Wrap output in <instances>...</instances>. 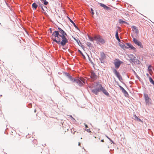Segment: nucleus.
Returning <instances> with one entry per match:
<instances>
[{
    "mask_svg": "<svg viewBox=\"0 0 154 154\" xmlns=\"http://www.w3.org/2000/svg\"><path fill=\"white\" fill-rule=\"evenodd\" d=\"M36 111V109H35L34 110L35 112Z\"/></svg>",
    "mask_w": 154,
    "mask_h": 154,
    "instance_id": "53",
    "label": "nucleus"
},
{
    "mask_svg": "<svg viewBox=\"0 0 154 154\" xmlns=\"http://www.w3.org/2000/svg\"><path fill=\"white\" fill-rule=\"evenodd\" d=\"M118 29H121V28L120 27H119V26H118Z\"/></svg>",
    "mask_w": 154,
    "mask_h": 154,
    "instance_id": "47",
    "label": "nucleus"
},
{
    "mask_svg": "<svg viewBox=\"0 0 154 154\" xmlns=\"http://www.w3.org/2000/svg\"><path fill=\"white\" fill-rule=\"evenodd\" d=\"M131 56L132 57H130V60L132 62H134V61H135V60L134 58H136V57L135 56H133V55H132Z\"/></svg>",
    "mask_w": 154,
    "mask_h": 154,
    "instance_id": "23",
    "label": "nucleus"
},
{
    "mask_svg": "<svg viewBox=\"0 0 154 154\" xmlns=\"http://www.w3.org/2000/svg\"><path fill=\"white\" fill-rule=\"evenodd\" d=\"M38 8H41L42 9V10L43 11H45L44 8H43V6L44 5L42 4L41 3L39 2L38 3Z\"/></svg>",
    "mask_w": 154,
    "mask_h": 154,
    "instance_id": "16",
    "label": "nucleus"
},
{
    "mask_svg": "<svg viewBox=\"0 0 154 154\" xmlns=\"http://www.w3.org/2000/svg\"><path fill=\"white\" fill-rule=\"evenodd\" d=\"M150 75H152V74L151 73H150Z\"/></svg>",
    "mask_w": 154,
    "mask_h": 154,
    "instance_id": "55",
    "label": "nucleus"
},
{
    "mask_svg": "<svg viewBox=\"0 0 154 154\" xmlns=\"http://www.w3.org/2000/svg\"><path fill=\"white\" fill-rule=\"evenodd\" d=\"M91 14L92 15H94V10L93 9V8H91Z\"/></svg>",
    "mask_w": 154,
    "mask_h": 154,
    "instance_id": "30",
    "label": "nucleus"
},
{
    "mask_svg": "<svg viewBox=\"0 0 154 154\" xmlns=\"http://www.w3.org/2000/svg\"><path fill=\"white\" fill-rule=\"evenodd\" d=\"M91 75L90 77L94 80H95L97 79V75L94 71H91Z\"/></svg>",
    "mask_w": 154,
    "mask_h": 154,
    "instance_id": "10",
    "label": "nucleus"
},
{
    "mask_svg": "<svg viewBox=\"0 0 154 154\" xmlns=\"http://www.w3.org/2000/svg\"><path fill=\"white\" fill-rule=\"evenodd\" d=\"M42 3H43L44 4L43 5H47L48 4V2H47L46 0H45L43 2H42Z\"/></svg>",
    "mask_w": 154,
    "mask_h": 154,
    "instance_id": "27",
    "label": "nucleus"
},
{
    "mask_svg": "<svg viewBox=\"0 0 154 154\" xmlns=\"http://www.w3.org/2000/svg\"><path fill=\"white\" fill-rule=\"evenodd\" d=\"M143 97L146 104L149 105L151 103L150 102V100H151V99L149 97L148 94L145 93H143Z\"/></svg>",
    "mask_w": 154,
    "mask_h": 154,
    "instance_id": "5",
    "label": "nucleus"
},
{
    "mask_svg": "<svg viewBox=\"0 0 154 154\" xmlns=\"http://www.w3.org/2000/svg\"><path fill=\"white\" fill-rule=\"evenodd\" d=\"M134 119L135 120H137L139 122H142L141 120L136 116L135 115L134 116Z\"/></svg>",
    "mask_w": 154,
    "mask_h": 154,
    "instance_id": "22",
    "label": "nucleus"
},
{
    "mask_svg": "<svg viewBox=\"0 0 154 154\" xmlns=\"http://www.w3.org/2000/svg\"><path fill=\"white\" fill-rule=\"evenodd\" d=\"M52 35L55 38H52L53 41L62 46L68 42V40L66 36H67V34L60 27H58V30L54 32Z\"/></svg>",
    "mask_w": 154,
    "mask_h": 154,
    "instance_id": "1",
    "label": "nucleus"
},
{
    "mask_svg": "<svg viewBox=\"0 0 154 154\" xmlns=\"http://www.w3.org/2000/svg\"><path fill=\"white\" fill-rule=\"evenodd\" d=\"M146 76H147L148 77V78H149V77H150V76H149V74H148V73H147L146 74Z\"/></svg>",
    "mask_w": 154,
    "mask_h": 154,
    "instance_id": "44",
    "label": "nucleus"
},
{
    "mask_svg": "<svg viewBox=\"0 0 154 154\" xmlns=\"http://www.w3.org/2000/svg\"><path fill=\"white\" fill-rule=\"evenodd\" d=\"M5 3H6V4L7 5H8V3L6 2V1H5Z\"/></svg>",
    "mask_w": 154,
    "mask_h": 154,
    "instance_id": "49",
    "label": "nucleus"
},
{
    "mask_svg": "<svg viewBox=\"0 0 154 154\" xmlns=\"http://www.w3.org/2000/svg\"><path fill=\"white\" fill-rule=\"evenodd\" d=\"M126 44L128 46L127 47V48H126V49L129 48L130 50H133L136 51V48L135 47H134L132 45L128 43H126Z\"/></svg>",
    "mask_w": 154,
    "mask_h": 154,
    "instance_id": "9",
    "label": "nucleus"
},
{
    "mask_svg": "<svg viewBox=\"0 0 154 154\" xmlns=\"http://www.w3.org/2000/svg\"><path fill=\"white\" fill-rule=\"evenodd\" d=\"M118 85L122 90V92L124 94L125 96L126 97L129 95L127 92L124 89V88L119 84H118Z\"/></svg>",
    "mask_w": 154,
    "mask_h": 154,
    "instance_id": "11",
    "label": "nucleus"
},
{
    "mask_svg": "<svg viewBox=\"0 0 154 154\" xmlns=\"http://www.w3.org/2000/svg\"><path fill=\"white\" fill-rule=\"evenodd\" d=\"M99 60H100V62L101 63H104V59L99 58Z\"/></svg>",
    "mask_w": 154,
    "mask_h": 154,
    "instance_id": "33",
    "label": "nucleus"
},
{
    "mask_svg": "<svg viewBox=\"0 0 154 154\" xmlns=\"http://www.w3.org/2000/svg\"><path fill=\"white\" fill-rule=\"evenodd\" d=\"M123 63V62L120 61L119 59H118L117 61L115 62L114 63L115 66V68L116 69H118L119 67L121 64Z\"/></svg>",
    "mask_w": 154,
    "mask_h": 154,
    "instance_id": "8",
    "label": "nucleus"
},
{
    "mask_svg": "<svg viewBox=\"0 0 154 154\" xmlns=\"http://www.w3.org/2000/svg\"><path fill=\"white\" fill-rule=\"evenodd\" d=\"M100 57L99 58L104 59L106 57L105 54L103 52L100 53Z\"/></svg>",
    "mask_w": 154,
    "mask_h": 154,
    "instance_id": "18",
    "label": "nucleus"
},
{
    "mask_svg": "<svg viewBox=\"0 0 154 154\" xmlns=\"http://www.w3.org/2000/svg\"><path fill=\"white\" fill-rule=\"evenodd\" d=\"M135 60H135V61L137 64H139L140 62L139 60L137 59H135Z\"/></svg>",
    "mask_w": 154,
    "mask_h": 154,
    "instance_id": "36",
    "label": "nucleus"
},
{
    "mask_svg": "<svg viewBox=\"0 0 154 154\" xmlns=\"http://www.w3.org/2000/svg\"><path fill=\"white\" fill-rule=\"evenodd\" d=\"M119 23L121 24H123L124 23L128 24V23L124 21H123L121 19H119Z\"/></svg>",
    "mask_w": 154,
    "mask_h": 154,
    "instance_id": "19",
    "label": "nucleus"
},
{
    "mask_svg": "<svg viewBox=\"0 0 154 154\" xmlns=\"http://www.w3.org/2000/svg\"><path fill=\"white\" fill-rule=\"evenodd\" d=\"M152 66L151 65H149V66L148 68V70L149 71H152V70L151 69L152 68Z\"/></svg>",
    "mask_w": 154,
    "mask_h": 154,
    "instance_id": "29",
    "label": "nucleus"
},
{
    "mask_svg": "<svg viewBox=\"0 0 154 154\" xmlns=\"http://www.w3.org/2000/svg\"><path fill=\"white\" fill-rule=\"evenodd\" d=\"M118 36H119V34H118V30H117L116 32L115 37H117Z\"/></svg>",
    "mask_w": 154,
    "mask_h": 154,
    "instance_id": "31",
    "label": "nucleus"
},
{
    "mask_svg": "<svg viewBox=\"0 0 154 154\" xmlns=\"http://www.w3.org/2000/svg\"><path fill=\"white\" fill-rule=\"evenodd\" d=\"M116 38L117 39V40L119 42H121V40L119 39V36L116 37Z\"/></svg>",
    "mask_w": 154,
    "mask_h": 154,
    "instance_id": "34",
    "label": "nucleus"
},
{
    "mask_svg": "<svg viewBox=\"0 0 154 154\" xmlns=\"http://www.w3.org/2000/svg\"><path fill=\"white\" fill-rule=\"evenodd\" d=\"M77 42L78 45L82 47V48H83V46L82 44V43L79 40L78 38H73Z\"/></svg>",
    "mask_w": 154,
    "mask_h": 154,
    "instance_id": "12",
    "label": "nucleus"
},
{
    "mask_svg": "<svg viewBox=\"0 0 154 154\" xmlns=\"http://www.w3.org/2000/svg\"><path fill=\"white\" fill-rule=\"evenodd\" d=\"M70 116V117H72V120H75V119H74L73 117H72V116L71 115V116Z\"/></svg>",
    "mask_w": 154,
    "mask_h": 154,
    "instance_id": "45",
    "label": "nucleus"
},
{
    "mask_svg": "<svg viewBox=\"0 0 154 154\" xmlns=\"http://www.w3.org/2000/svg\"><path fill=\"white\" fill-rule=\"evenodd\" d=\"M98 5L103 7L105 10L108 11H111L112 10V9L106 5H105L101 3H99Z\"/></svg>",
    "mask_w": 154,
    "mask_h": 154,
    "instance_id": "7",
    "label": "nucleus"
},
{
    "mask_svg": "<svg viewBox=\"0 0 154 154\" xmlns=\"http://www.w3.org/2000/svg\"><path fill=\"white\" fill-rule=\"evenodd\" d=\"M88 37L89 40L91 42H94V40H95L94 36V37H92L91 36L88 35Z\"/></svg>",
    "mask_w": 154,
    "mask_h": 154,
    "instance_id": "20",
    "label": "nucleus"
},
{
    "mask_svg": "<svg viewBox=\"0 0 154 154\" xmlns=\"http://www.w3.org/2000/svg\"><path fill=\"white\" fill-rule=\"evenodd\" d=\"M78 52L79 53H80L81 54L82 53V52L80 50H79V49H78Z\"/></svg>",
    "mask_w": 154,
    "mask_h": 154,
    "instance_id": "42",
    "label": "nucleus"
},
{
    "mask_svg": "<svg viewBox=\"0 0 154 154\" xmlns=\"http://www.w3.org/2000/svg\"><path fill=\"white\" fill-rule=\"evenodd\" d=\"M94 39L97 42V44L100 43L102 44H103L105 42L104 40L99 35L95 36Z\"/></svg>",
    "mask_w": 154,
    "mask_h": 154,
    "instance_id": "4",
    "label": "nucleus"
},
{
    "mask_svg": "<svg viewBox=\"0 0 154 154\" xmlns=\"http://www.w3.org/2000/svg\"><path fill=\"white\" fill-rule=\"evenodd\" d=\"M68 78L72 82H76L78 85L80 87H82L84 85L83 84L85 83V81L80 78H73L71 75Z\"/></svg>",
    "mask_w": 154,
    "mask_h": 154,
    "instance_id": "3",
    "label": "nucleus"
},
{
    "mask_svg": "<svg viewBox=\"0 0 154 154\" xmlns=\"http://www.w3.org/2000/svg\"><path fill=\"white\" fill-rule=\"evenodd\" d=\"M119 45L124 50L126 49V48H127V46H126L123 43L122 44L119 43Z\"/></svg>",
    "mask_w": 154,
    "mask_h": 154,
    "instance_id": "14",
    "label": "nucleus"
},
{
    "mask_svg": "<svg viewBox=\"0 0 154 154\" xmlns=\"http://www.w3.org/2000/svg\"><path fill=\"white\" fill-rule=\"evenodd\" d=\"M134 74L136 75V77L137 78L139 79V80L140 81L141 79L138 76V75H137V74L136 73V72L134 71Z\"/></svg>",
    "mask_w": 154,
    "mask_h": 154,
    "instance_id": "25",
    "label": "nucleus"
},
{
    "mask_svg": "<svg viewBox=\"0 0 154 154\" xmlns=\"http://www.w3.org/2000/svg\"><path fill=\"white\" fill-rule=\"evenodd\" d=\"M32 7L33 10L36 9L38 7V5L35 3H33L32 5Z\"/></svg>",
    "mask_w": 154,
    "mask_h": 154,
    "instance_id": "17",
    "label": "nucleus"
},
{
    "mask_svg": "<svg viewBox=\"0 0 154 154\" xmlns=\"http://www.w3.org/2000/svg\"><path fill=\"white\" fill-rule=\"evenodd\" d=\"M35 141H36V140H34L33 141H34V142Z\"/></svg>",
    "mask_w": 154,
    "mask_h": 154,
    "instance_id": "54",
    "label": "nucleus"
},
{
    "mask_svg": "<svg viewBox=\"0 0 154 154\" xmlns=\"http://www.w3.org/2000/svg\"><path fill=\"white\" fill-rule=\"evenodd\" d=\"M113 73L115 74V75H116L117 77H118V76L120 75L119 72H118L116 69L114 68L113 69Z\"/></svg>",
    "mask_w": 154,
    "mask_h": 154,
    "instance_id": "15",
    "label": "nucleus"
},
{
    "mask_svg": "<svg viewBox=\"0 0 154 154\" xmlns=\"http://www.w3.org/2000/svg\"><path fill=\"white\" fill-rule=\"evenodd\" d=\"M42 2H43V1H44L45 0H40Z\"/></svg>",
    "mask_w": 154,
    "mask_h": 154,
    "instance_id": "52",
    "label": "nucleus"
},
{
    "mask_svg": "<svg viewBox=\"0 0 154 154\" xmlns=\"http://www.w3.org/2000/svg\"><path fill=\"white\" fill-rule=\"evenodd\" d=\"M132 36L133 38V41L134 44L138 46L140 48H143V46L142 45L141 42L140 41L137 40L134 37H133V36Z\"/></svg>",
    "mask_w": 154,
    "mask_h": 154,
    "instance_id": "6",
    "label": "nucleus"
},
{
    "mask_svg": "<svg viewBox=\"0 0 154 154\" xmlns=\"http://www.w3.org/2000/svg\"><path fill=\"white\" fill-rule=\"evenodd\" d=\"M63 73L68 78V77H69V76L70 75L69 73H68V72H63Z\"/></svg>",
    "mask_w": 154,
    "mask_h": 154,
    "instance_id": "28",
    "label": "nucleus"
},
{
    "mask_svg": "<svg viewBox=\"0 0 154 154\" xmlns=\"http://www.w3.org/2000/svg\"><path fill=\"white\" fill-rule=\"evenodd\" d=\"M68 19L72 24L74 27L78 30H79L78 27L77 26L74 22L69 17H67Z\"/></svg>",
    "mask_w": 154,
    "mask_h": 154,
    "instance_id": "13",
    "label": "nucleus"
},
{
    "mask_svg": "<svg viewBox=\"0 0 154 154\" xmlns=\"http://www.w3.org/2000/svg\"><path fill=\"white\" fill-rule=\"evenodd\" d=\"M101 141L102 142H103L104 141V140H103V139L101 140Z\"/></svg>",
    "mask_w": 154,
    "mask_h": 154,
    "instance_id": "46",
    "label": "nucleus"
},
{
    "mask_svg": "<svg viewBox=\"0 0 154 154\" xmlns=\"http://www.w3.org/2000/svg\"><path fill=\"white\" fill-rule=\"evenodd\" d=\"M106 137H107V138L109 140L112 142L113 144H114L113 141L110 138H109L108 136H106Z\"/></svg>",
    "mask_w": 154,
    "mask_h": 154,
    "instance_id": "32",
    "label": "nucleus"
},
{
    "mask_svg": "<svg viewBox=\"0 0 154 154\" xmlns=\"http://www.w3.org/2000/svg\"><path fill=\"white\" fill-rule=\"evenodd\" d=\"M53 29H52L51 28H50L49 29V30L50 31V33H52V31Z\"/></svg>",
    "mask_w": 154,
    "mask_h": 154,
    "instance_id": "41",
    "label": "nucleus"
},
{
    "mask_svg": "<svg viewBox=\"0 0 154 154\" xmlns=\"http://www.w3.org/2000/svg\"><path fill=\"white\" fill-rule=\"evenodd\" d=\"M131 28H132V29H136V26H131Z\"/></svg>",
    "mask_w": 154,
    "mask_h": 154,
    "instance_id": "39",
    "label": "nucleus"
},
{
    "mask_svg": "<svg viewBox=\"0 0 154 154\" xmlns=\"http://www.w3.org/2000/svg\"><path fill=\"white\" fill-rule=\"evenodd\" d=\"M81 54L82 56V57H83V58L84 59H86V57H85V56L84 55V54H83V53H82Z\"/></svg>",
    "mask_w": 154,
    "mask_h": 154,
    "instance_id": "38",
    "label": "nucleus"
},
{
    "mask_svg": "<svg viewBox=\"0 0 154 154\" xmlns=\"http://www.w3.org/2000/svg\"><path fill=\"white\" fill-rule=\"evenodd\" d=\"M95 87V88L91 89V92L95 95H97L99 92L101 91L106 95L109 96V93L105 88H103L101 84L97 82L96 83Z\"/></svg>",
    "mask_w": 154,
    "mask_h": 154,
    "instance_id": "2",
    "label": "nucleus"
},
{
    "mask_svg": "<svg viewBox=\"0 0 154 154\" xmlns=\"http://www.w3.org/2000/svg\"><path fill=\"white\" fill-rule=\"evenodd\" d=\"M85 130L87 132L89 133H91V131L90 129H85Z\"/></svg>",
    "mask_w": 154,
    "mask_h": 154,
    "instance_id": "35",
    "label": "nucleus"
},
{
    "mask_svg": "<svg viewBox=\"0 0 154 154\" xmlns=\"http://www.w3.org/2000/svg\"><path fill=\"white\" fill-rule=\"evenodd\" d=\"M62 48L64 50H66V48Z\"/></svg>",
    "mask_w": 154,
    "mask_h": 154,
    "instance_id": "50",
    "label": "nucleus"
},
{
    "mask_svg": "<svg viewBox=\"0 0 154 154\" xmlns=\"http://www.w3.org/2000/svg\"><path fill=\"white\" fill-rule=\"evenodd\" d=\"M88 55V59H89V61L90 62H91V61H92V60H91V59L89 57L88 55L87 54H86Z\"/></svg>",
    "mask_w": 154,
    "mask_h": 154,
    "instance_id": "40",
    "label": "nucleus"
},
{
    "mask_svg": "<svg viewBox=\"0 0 154 154\" xmlns=\"http://www.w3.org/2000/svg\"><path fill=\"white\" fill-rule=\"evenodd\" d=\"M149 82L151 83L154 86V81L152 79V78L151 77H149Z\"/></svg>",
    "mask_w": 154,
    "mask_h": 154,
    "instance_id": "24",
    "label": "nucleus"
},
{
    "mask_svg": "<svg viewBox=\"0 0 154 154\" xmlns=\"http://www.w3.org/2000/svg\"><path fill=\"white\" fill-rule=\"evenodd\" d=\"M81 144V143H79V146H80Z\"/></svg>",
    "mask_w": 154,
    "mask_h": 154,
    "instance_id": "51",
    "label": "nucleus"
},
{
    "mask_svg": "<svg viewBox=\"0 0 154 154\" xmlns=\"http://www.w3.org/2000/svg\"><path fill=\"white\" fill-rule=\"evenodd\" d=\"M119 80L122 83H123V84H124L125 85H126L124 82H122V81L123 80V79L122 78V77L121 75H120L119 76H118V77H117Z\"/></svg>",
    "mask_w": 154,
    "mask_h": 154,
    "instance_id": "21",
    "label": "nucleus"
},
{
    "mask_svg": "<svg viewBox=\"0 0 154 154\" xmlns=\"http://www.w3.org/2000/svg\"><path fill=\"white\" fill-rule=\"evenodd\" d=\"M86 44L89 47H92V45L89 42H87Z\"/></svg>",
    "mask_w": 154,
    "mask_h": 154,
    "instance_id": "26",
    "label": "nucleus"
},
{
    "mask_svg": "<svg viewBox=\"0 0 154 154\" xmlns=\"http://www.w3.org/2000/svg\"><path fill=\"white\" fill-rule=\"evenodd\" d=\"M91 63L92 64H93V65L94 64L93 62H92V61H91Z\"/></svg>",
    "mask_w": 154,
    "mask_h": 154,
    "instance_id": "48",
    "label": "nucleus"
},
{
    "mask_svg": "<svg viewBox=\"0 0 154 154\" xmlns=\"http://www.w3.org/2000/svg\"><path fill=\"white\" fill-rule=\"evenodd\" d=\"M84 125H85V128H88L87 125L85 123H84Z\"/></svg>",
    "mask_w": 154,
    "mask_h": 154,
    "instance_id": "43",
    "label": "nucleus"
},
{
    "mask_svg": "<svg viewBox=\"0 0 154 154\" xmlns=\"http://www.w3.org/2000/svg\"><path fill=\"white\" fill-rule=\"evenodd\" d=\"M139 30L138 29H137L135 30V32L136 33L137 35L138 34V33H139Z\"/></svg>",
    "mask_w": 154,
    "mask_h": 154,
    "instance_id": "37",
    "label": "nucleus"
}]
</instances>
